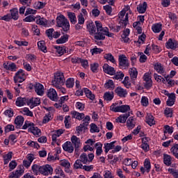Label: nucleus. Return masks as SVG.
<instances>
[{
  "mask_svg": "<svg viewBox=\"0 0 178 178\" xmlns=\"http://www.w3.org/2000/svg\"><path fill=\"white\" fill-rule=\"evenodd\" d=\"M164 114L166 118H172L173 117V109L171 108H166L164 111Z\"/></svg>",
  "mask_w": 178,
  "mask_h": 178,
  "instance_id": "46",
  "label": "nucleus"
},
{
  "mask_svg": "<svg viewBox=\"0 0 178 178\" xmlns=\"http://www.w3.org/2000/svg\"><path fill=\"white\" fill-rule=\"evenodd\" d=\"M22 112L24 115H26V116H30L31 118H33V112L29 109V108H24L22 110Z\"/></svg>",
  "mask_w": 178,
  "mask_h": 178,
  "instance_id": "57",
  "label": "nucleus"
},
{
  "mask_svg": "<svg viewBox=\"0 0 178 178\" xmlns=\"http://www.w3.org/2000/svg\"><path fill=\"white\" fill-rule=\"evenodd\" d=\"M152 30L154 33H161V31H162V24H154L152 26Z\"/></svg>",
  "mask_w": 178,
  "mask_h": 178,
  "instance_id": "37",
  "label": "nucleus"
},
{
  "mask_svg": "<svg viewBox=\"0 0 178 178\" xmlns=\"http://www.w3.org/2000/svg\"><path fill=\"white\" fill-rule=\"evenodd\" d=\"M47 97L51 99V101H58V93L54 88H51L47 92Z\"/></svg>",
  "mask_w": 178,
  "mask_h": 178,
  "instance_id": "11",
  "label": "nucleus"
},
{
  "mask_svg": "<svg viewBox=\"0 0 178 178\" xmlns=\"http://www.w3.org/2000/svg\"><path fill=\"white\" fill-rule=\"evenodd\" d=\"M16 166H17V163L16 162V161L13 160L11 162H10L9 163V172H12V170H13L14 169H16Z\"/></svg>",
  "mask_w": 178,
  "mask_h": 178,
  "instance_id": "58",
  "label": "nucleus"
},
{
  "mask_svg": "<svg viewBox=\"0 0 178 178\" xmlns=\"http://www.w3.org/2000/svg\"><path fill=\"white\" fill-rule=\"evenodd\" d=\"M28 131L34 134V136H40L41 134V129H38L37 127H34V125L29 127Z\"/></svg>",
  "mask_w": 178,
  "mask_h": 178,
  "instance_id": "25",
  "label": "nucleus"
},
{
  "mask_svg": "<svg viewBox=\"0 0 178 178\" xmlns=\"http://www.w3.org/2000/svg\"><path fill=\"white\" fill-rule=\"evenodd\" d=\"M168 172L173 175V177L178 178V170H176L173 168H169Z\"/></svg>",
  "mask_w": 178,
  "mask_h": 178,
  "instance_id": "63",
  "label": "nucleus"
},
{
  "mask_svg": "<svg viewBox=\"0 0 178 178\" xmlns=\"http://www.w3.org/2000/svg\"><path fill=\"white\" fill-rule=\"evenodd\" d=\"M104 59L106 60H110L112 63H115L116 61L115 60V57L112 56V54H106L104 56Z\"/></svg>",
  "mask_w": 178,
  "mask_h": 178,
  "instance_id": "49",
  "label": "nucleus"
},
{
  "mask_svg": "<svg viewBox=\"0 0 178 178\" xmlns=\"http://www.w3.org/2000/svg\"><path fill=\"white\" fill-rule=\"evenodd\" d=\"M15 126L13 124H8L5 127V133H9V131H14Z\"/></svg>",
  "mask_w": 178,
  "mask_h": 178,
  "instance_id": "59",
  "label": "nucleus"
},
{
  "mask_svg": "<svg viewBox=\"0 0 178 178\" xmlns=\"http://www.w3.org/2000/svg\"><path fill=\"white\" fill-rule=\"evenodd\" d=\"M154 70H156L157 73H160V74H163V73H165V70L163 69L162 64L159 63L154 65Z\"/></svg>",
  "mask_w": 178,
  "mask_h": 178,
  "instance_id": "31",
  "label": "nucleus"
},
{
  "mask_svg": "<svg viewBox=\"0 0 178 178\" xmlns=\"http://www.w3.org/2000/svg\"><path fill=\"white\" fill-rule=\"evenodd\" d=\"M146 123H147L149 126H154V124H155V120L154 119V115L149 113H147Z\"/></svg>",
  "mask_w": 178,
  "mask_h": 178,
  "instance_id": "23",
  "label": "nucleus"
},
{
  "mask_svg": "<svg viewBox=\"0 0 178 178\" xmlns=\"http://www.w3.org/2000/svg\"><path fill=\"white\" fill-rule=\"evenodd\" d=\"M138 74V72H137V69L132 68L131 71L130 72V77L131 80H136V79H137Z\"/></svg>",
  "mask_w": 178,
  "mask_h": 178,
  "instance_id": "47",
  "label": "nucleus"
},
{
  "mask_svg": "<svg viewBox=\"0 0 178 178\" xmlns=\"http://www.w3.org/2000/svg\"><path fill=\"white\" fill-rule=\"evenodd\" d=\"M12 16L10 14H7L3 17L0 16V20H4L5 22H10L12 20Z\"/></svg>",
  "mask_w": 178,
  "mask_h": 178,
  "instance_id": "61",
  "label": "nucleus"
},
{
  "mask_svg": "<svg viewBox=\"0 0 178 178\" xmlns=\"http://www.w3.org/2000/svg\"><path fill=\"white\" fill-rule=\"evenodd\" d=\"M3 67L6 70H10L11 72L16 71V69H17V67L16 66V64L15 63H3Z\"/></svg>",
  "mask_w": 178,
  "mask_h": 178,
  "instance_id": "24",
  "label": "nucleus"
},
{
  "mask_svg": "<svg viewBox=\"0 0 178 178\" xmlns=\"http://www.w3.org/2000/svg\"><path fill=\"white\" fill-rule=\"evenodd\" d=\"M170 152L172 153V155H174L175 158H178V144H175L173 147H171Z\"/></svg>",
  "mask_w": 178,
  "mask_h": 178,
  "instance_id": "44",
  "label": "nucleus"
},
{
  "mask_svg": "<svg viewBox=\"0 0 178 178\" xmlns=\"http://www.w3.org/2000/svg\"><path fill=\"white\" fill-rule=\"evenodd\" d=\"M32 172L38 176V175H40L41 172V166L38 164H34L32 165Z\"/></svg>",
  "mask_w": 178,
  "mask_h": 178,
  "instance_id": "39",
  "label": "nucleus"
},
{
  "mask_svg": "<svg viewBox=\"0 0 178 178\" xmlns=\"http://www.w3.org/2000/svg\"><path fill=\"white\" fill-rule=\"evenodd\" d=\"M54 29H49L46 31V35L49 38V40H52V36L54 35Z\"/></svg>",
  "mask_w": 178,
  "mask_h": 178,
  "instance_id": "62",
  "label": "nucleus"
},
{
  "mask_svg": "<svg viewBox=\"0 0 178 178\" xmlns=\"http://www.w3.org/2000/svg\"><path fill=\"white\" fill-rule=\"evenodd\" d=\"M144 166L146 169L147 173H149V170H151V161H149V159H146L145 160Z\"/></svg>",
  "mask_w": 178,
  "mask_h": 178,
  "instance_id": "45",
  "label": "nucleus"
},
{
  "mask_svg": "<svg viewBox=\"0 0 178 178\" xmlns=\"http://www.w3.org/2000/svg\"><path fill=\"white\" fill-rule=\"evenodd\" d=\"M115 94L120 98H126L127 95V90L123 89L122 87H117L115 90Z\"/></svg>",
  "mask_w": 178,
  "mask_h": 178,
  "instance_id": "12",
  "label": "nucleus"
},
{
  "mask_svg": "<svg viewBox=\"0 0 178 178\" xmlns=\"http://www.w3.org/2000/svg\"><path fill=\"white\" fill-rule=\"evenodd\" d=\"M87 29L90 34V35H92L95 33H97V27L94 24V22H90L87 24Z\"/></svg>",
  "mask_w": 178,
  "mask_h": 178,
  "instance_id": "21",
  "label": "nucleus"
},
{
  "mask_svg": "<svg viewBox=\"0 0 178 178\" xmlns=\"http://www.w3.org/2000/svg\"><path fill=\"white\" fill-rule=\"evenodd\" d=\"M163 162L166 166H170L172 165V157L170 155H163Z\"/></svg>",
  "mask_w": 178,
  "mask_h": 178,
  "instance_id": "35",
  "label": "nucleus"
},
{
  "mask_svg": "<svg viewBox=\"0 0 178 178\" xmlns=\"http://www.w3.org/2000/svg\"><path fill=\"white\" fill-rule=\"evenodd\" d=\"M54 172V169L51 165H45L40 167V175H43V176H48V175H52Z\"/></svg>",
  "mask_w": 178,
  "mask_h": 178,
  "instance_id": "7",
  "label": "nucleus"
},
{
  "mask_svg": "<svg viewBox=\"0 0 178 178\" xmlns=\"http://www.w3.org/2000/svg\"><path fill=\"white\" fill-rule=\"evenodd\" d=\"M65 86L67 88H73L74 86V78H69L65 81Z\"/></svg>",
  "mask_w": 178,
  "mask_h": 178,
  "instance_id": "40",
  "label": "nucleus"
},
{
  "mask_svg": "<svg viewBox=\"0 0 178 178\" xmlns=\"http://www.w3.org/2000/svg\"><path fill=\"white\" fill-rule=\"evenodd\" d=\"M44 8H45V3L42 1L35 3V9H44Z\"/></svg>",
  "mask_w": 178,
  "mask_h": 178,
  "instance_id": "50",
  "label": "nucleus"
},
{
  "mask_svg": "<svg viewBox=\"0 0 178 178\" xmlns=\"http://www.w3.org/2000/svg\"><path fill=\"white\" fill-rule=\"evenodd\" d=\"M69 40V35L66 34L63 36H61L60 38L56 40V44H65V42H67Z\"/></svg>",
  "mask_w": 178,
  "mask_h": 178,
  "instance_id": "38",
  "label": "nucleus"
},
{
  "mask_svg": "<svg viewBox=\"0 0 178 178\" xmlns=\"http://www.w3.org/2000/svg\"><path fill=\"white\" fill-rule=\"evenodd\" d=\"M38 47L39 49H40V51H42V52H44V54H46V52H47V46L45 45V41H44V40L39 41L38 42Z\"/></svg>",
  "mask_w": 178,
  "mask_h": 178,
  "instance_id": "33",
  "label": "nucleus"
},
{
  "mask_svg": "<svg viewBox=\"0 0 178 178\" xmlns=\"http://www.w3.org/2000/svg\"><path fill=\"white\" fill-rule=\"evenodd\" d=\"M15 124H16V129H20L24 123V118L22 115H18L15 118L14 121Z\"/></svg>",
  "mask_w": 178,
  "mask_h": 178,
  "instance_id": "13",
  "label": "nucleus"
},
{
  "mask_svg": "<svg viewBox=\"0 0 178 178\" xmlns=\"http://www.w3.org/2000/svg\"><path fill=\"white\" fill-rule=\"evenodd\" d=\"M140 102L143 106H148V105H149V102H148V97L145 96L142 97Z\"/></svg>",
  "mask_w": 178,
  "mask_h": 178,
  "instance_id": "54",
  "label": "nucleus"
},
{
  "mask_svg": "<svg viewBox=\"0 0 178 178\" xmlns=\"http://www.w3.org/2000/svg\"><path fill=\"white\" fill-rule=\"evenodd\" d=\"M147 6L148 4H147V2H143V5H139L137 7V10L138 13H145Z\"/></svg>",
  "mask_w": 178,
  "mask_h": 178,
  "instance_id": "30",
  "label": "nucleus"
},
{
  "mask_svg": "<svg viewBox=\"0 0 178 178\" xmlns=\"http://www.w3.org/2000/svg\"><path fill=\"white\" fill-rule=\"evenodd\" d=\"M72 119H77V120H83V118L86 117V115L83 113H79L76 111H71Z\"/></svg>",
  "mask_w": 178,
  "mask_h": 178,
  "instance_id": "14",
  "label": "nucleus"
},
{
  "mask_svg": "<svg viewBox=\"0 0 178 178\" xmlns=\"http://www.w3.org/2000/svg\"><path fill=\"white\" fill-rule=\"evenodd\" d=\"M56 23L58 27H61L63 29V31L66 32L70 30V24L65 15H60L58 16L56 18Z\"/></svg>",
  "mask_w": 178,
  "mask_h": 178,
  "instance_id": "1",
  "label": "nucleus"
},
{
  "mask_svg": "<svg viewBox=\"0 0 178 178\" xmlns=\"http://www.w3.org/2000/svg\"><path fill=\"white\" fill-rule=\"evenodd\" d=\"M67 16L72 24H76V23H77V18L76 17V14L74 13L67 12Z\"/></svg>",
  "mask_w": 178,
  "mask_h": 178,
  "instance_id": "27",
  "label": "nucleus"
},
{
  "mask_svg": "<svg viewBox=\"0 0 178 178\" xmlns=\"http://www.w3.org/2000/svg\"><path fill=\"white\" fill-rule=\"evenodd\" d=\"M40 104H41V99H40L39 97L31 98L29 99V102H28V105H31L30 108L31 109H33V108L35 106H38Z\"/></svg>",
  "mask_w": 178,
  "mask_h": 178,
  "instance_id": "9",
  "label": "nucleus"
},
{
  "mask_svg": "<svg viewBox=\"0 0 178 178\" xmlns=\"http://www.w3.org/2000/svg\"><path fill=\"white\" fill-rule=\"evenodd\" d=\"M118 62L120 67H124V69H127V67H129V60L124 54L119 56Z\"/></svg>",
  "mask_w": 178,
  "mask_h": 178,
  "instance_id": "6",
  "label": "nucleus"
},
{
  "mask_svg": "<svg viewBox=\"0 0 178 178\" xmlns=\"http://www.w3.org/2000/svg\"><path fill=\"white\" fill-rule=\"evenodd\" d=\"M175 102H176V95L175 93H170L166 102V105L168 106H173Z\"/></svg>",
  "mask_w": 178,
  "mask_h": 178,
  "instance_id": "16",
  "label": "nucleus"
},
{
  "mask_svg": "<svg viewBox=\"0 0 178 178\" xmlns=\"http://www.w3.org/2000/svg\"><path fill=\"white\" fill-rule=\"evenodd\" d=\"M104 99L106 101H112V99H113V95L111 94L109 92H106L104 95Z\"/></svg>",
  "mask_w": 178,
  "mask_h": 178,
  "instance_id": "53",
  "label": "nucleus"
},
{
  "mask_svg": "<svg viewBox=\"0 0 178 178\" xmlns=\"http://www.w3.org/2000/svg\"><path fill=\"white\" fill-rule=\"evenodd\" d=\"M36 23L40 26H44L45 27L48 24V21L44 17H40L36 20Z\"/></svg>",
  "mask_w": 178,
  "mask_h": 178,
  "instance_id": "43",
  "label": "nucleus"
},
{
  "mask_svg": "<svg viewBox=\"0 0 178 178\" xmlns=\"http://www.w3.org/2000/svg\"><path fill=\"white\" fill-rule=\"evenodd\" d=\"M26 80V74L23 70H19L14 76L15 83H23Z\"/></svg>",
  "mask_w": 178,
  "mask_h": 178,
  "instance_id": "5",
  "label": "nucleus"
},
{
  "mask_svg": "<svg viewBox=\"0 0 178 178\" xmlns=\"http://www.w3.org/2000/svg\"><path fill=\"white\" fill-rule=\"evenodd\" d=\"M110 111L113 112H121L122 113H126V112H129L130 111V106L129 105H122V106H117L115 104H113L110 106Z\"/></svg>",
  "mask_w": 178,
  "mask_h": 178,
  "instance_id": "4",
  "label": "nucleus"
},
{
  "mask_svg": "<svg viewBox=\"0 0 178 178\" xmlns=\"http://www.w3.org/2000/svg\"><path fill=\"white\" fill-rule=\"evenodd\" d=\"M35 91L38 95H44V86L38 83L34 86Z\"/></svg>",
  "mask_w": 178,
  "mask_h": 178,
  "instance_id": "17",
  "label": "nucleus"
},
{
  "mask_svg": "<svg viewBox=\"0 0 178 178\" xmlns=\"http://www.w3.org/2000/svg\"><path fill=\"white\" fill-rule=\"evenodd\" d=\"M81 163L79 159H77L74 164V169H83V165Z\"/></svg>",
  "mask_w": 178,
  "mask_h": 178,
  "instance_id": "52",
  "label": "nucleus"
},
{
  "mask_svg": "<svg viewBox=\"0 0 178 178\" xmlns=\"http://www.w3.org/2000/svg\"><path fill=\"white\" fill-rule=\"evenodd\" d=\"M130 116V113H125L120 115L118 118H116L117 123H126V120Z\"/></svg>",
  "mask_w": 178,
  "mask_h": 178,
  "instance_id": "20",
  "label": "nucleus"
},
{
  "mask_svg": "<svg viewBox=\"0 0 178 178\" xmlns=\"http://www.w3.org/2000/svg\"><path fill=\"white\" fill-rule=\"evenodd\" d=\"M32 31L35 35H40V29L37 25H32Z\"/></svg>",
  "mask_w": 178,
  "mask_h": 178,
  "instance_id": "64",
  "label": "nucleus"
},
{
  "mask_svg": "<svg viewBox=\"0 0 178 178\" xmlns=\"http://www.w3.org/2000/svg\"><path fill=\"white\" fill-rule=\"evenodd\" d=\"M11 19L13 20H17L19 19V10L16 8H13L10 10Z\"/></svg>",
  "mask_w": 178,
  "mask_h": 178,
  "instance_id": "26",
  "label": "nucleus"
},
{
  "mask_svg": "<svg viewBox=\"0 0 178 178\" xmlns=\"http://www.w3.org/2000/svg\"><path fill=\"white\" fill-rule=\"evenodd\" d=\"M56 52L60 56H62L64 54H69L68 49L66 47L55 46Z\"/></svg>",
  "mask_w": 178,
  "mask_h": 178,
  "instance_id": "19",
  "label": "nucleus"
},
{
  "mask_svg": "<svg viewBox=\"0 0 178 178\" xmlns=\"http://www.w3.org/2000/svg\"><path fill=\"white\" fill-rule=\"evenodd\" d=\"M116 143V140L113 141L110 143H105L104 144V149L106 154H108L109 152L110 149H113L115 148V143Z\"/></svg>",
  "mask_w": 178,
  "mask_h": 178,
  "instance_id": "29",
  "label": "nucleus"
},
{
  "mask_svg": "<svg viewBox=\"0 0 178 178\" xmlns=\"http://www.w3.org/2000/svg\"><path fill=\"white\" fill-rule=\"evenodd\" d=\"M95 147H96V155L97 156H101V154H102V143H97L95 145Z\"/></svg>",
  "mask_w": 178,
  "mask_h": 178,
  "instance_id": "34",
  "label": "nucleus"
},
{
  "mask_svg": "<svg viewBox=\"0 0 178 178\" xmlns=\"http://www.w3.org/2000/svg\"><path fill=\"white\" fill-rule=\"evenodd\" d=\"M127 126L129 129H134L136 126V122H134V119L133 117H130L127 121Z\"/></svg>",
  "mask_w": 178,
  "mask_h": 178,
  "instance_id": "41",
  "label": "nucleus"
},
{
  "mask_svg": "<svg viewBox=\"0 0 178 178\" xmlns=\"http://www.w3.org/2000/svg\"><path fill=\"white\" fill-rule=\"evenodd\" d=\"M94 38L95 40H105V33H103L102 31H97L95 33Z\"/></svg>",
  "mask_w": 178,
  "mask_h": 178,
  "instance_id": "36",
  "label": "nucleus"
},
{
  "mask_svg": "<svg viewBox=\"0 0 178 178\" xmlns=\"http://www.w3.org/2000/svg\"><path fill=\"white\" fill-rule=\"evenodd\" d=\"M129 80L130 78H129V76H125L124 81H122V83L124 84V87H126V88H130V86H131V83L129 82Z\"/></svg>",
  "mask_w": 178,
  "mask_h": 178,
  "instance_id": "55",
  "label": "nucleus"
},
{
  "mask_svg": "<svg viewBox=\"0 0 178 178\" xmlns=\"http://www.w3.org/2000/svg\"><path fill=\"white\" fill-rule=\"evenodd\" d=\"M99 67V65L97 63L90 64V70L93 73H97V71L98 70Z\"/></svg>",
  "mask_w": 178,
  "mask_h": 178,
  "instance_id": "56",
  "label": "nucleus"
},
{
  "mask_svg": "<svg viewBox=\"0 0 178 178\" xmlns=\"http://www.w3.org/2000/svg\"><path fill=\"white\" fill-rule=\"evenodd\" d=\"M103 71L104 72V73L110 74V76H115V74H116V70H115V68L111 67L108 64H104L103 65Z\"/></svg>",
  "mask_w": 178,
  "mask_h": 178,
  "instance_id": "8",
  "label": "nucleus"
},
{
  "mask_svg": "<svg viewBox=\"0 0 178 178\" xmlns=\"http://www.w3.org/2000/svg\"><path fill=\"white\" fill-rule=\"evenodd\" d=\"M123 77H124V74H123L122 72H118L115 74L113 79L115 80H123Z\"/></svg>",
  "mask_w": 178,
  "mask_h": 178,
  "instance_id": "51",
  "label": "nucleus"
},
{
  "mask_svg": "<svg viewBox=\"0 0 178 178\" xmlns=\"http://www.w3.org/2000/svg\"><path fill=\"white\" fill-rule=\"evenodd\" d=\"M71 141L74 145L75 150L77 151V148H80V138L74 135L71 137Z\"/></svg>",
  "mask_w": 178,
  "mask_h": 178,
  "instance_id": "22",
  "label": "nucleus"
},
{
  "mask_svg": "<svg viewBox=\"0 0 178 178\" xmlns=\"http://www.w3.org/2000/svg\"><path fill=\"white\" fill-rule=\"evenodd\" d=\"M95 26L97 32L102 31L104 30V27H102V24L99 21L95 22Z\"/></svg>",
  "mask_w": 178,
  "mask_h": 178,
  "instance_id": "60",
  "label": "nucleus"
},
{
  "mask_svg": "<svg viewBox=\"0 0 178 178\" xmlns=\"http://www.w3.org/2000/svg\"><path fill=\"white\" fill-rule=\"evenodd\" d=\"M29 105V99H26V97H18L15 102V105L17 106H23L24 105Z\"/></svg>",
  "mask_w": 178,
  "mask_h": 178,
  "instance_id": "15",
  "label": "nucleus"
},
{
  "mask_svg": "<svg viewBox=\"0 0 178 178\" xmlns=\"http://www.w3.org/2000/svg\"><path fill=\"white\" fill-rule=\"evenodd\" d=\"M81 162H82V163H83L84 165H87V163H88V157L87 156V154L86 153H83L79 159Z\"/></svg>",
  "mask_w": 178,
  "mask_h": 178,
  "instance_id": "42",
  "label": "nucleus"
},
{
  "mask_svg": "<svg viewBox=\"0 0 178 178\" xmlns=\"http://www.w3.org/2000/svg\"><path fill=\"white\" fill-rule=\"evenodd\" d=\"M65 84V75L61 72L54 74V79L52 81V85L56 88H60Z\"/></svg>",
  "mask_w": 178,
  "mask_h": 178,
  "instance_id": "2",
  "label": "nucleus"
},
{
  "mask_svg": "<svg viewBox=\"0 0 178 178\" xmlns=\"http://www.w3.org/2000/svg\"><path fill=\"white\" fill-rule=\"evenodd\" d=\"M165 47L168 49H176L177 48V42H173L172 38H170L166 42Z\"/></svg>",
  "mask_w": 178,
  "mask_h": 178,
  "instance_id": "18",
  "label": "nucleus"
},
{
  "mask_svg": "<svg viewBox=\"0 0 178 178\" xmlns=\"http://www.w3.org/2000/svg\"><path fill=\"white\" fill-rule=\"evenodd\" d=\"M104 88L107 90H114L115 89V83L111 80H108L104 84Z\"/></svg>",
  "mask_w": 178,
  "mask_h": 178,
  "instance_id": "32",
  "label": "nucleus"
},
{
  "mask_svg": "<svg viewBox=\"0 0 178 178\" xmlns=\"http://www.w3.org/2000/svg\"><path fill=\"white\" fill-rule=\"evenodd\" d=\"M90 133H99V128L97 126V124L92 123L90 124Z\"/></svg>",
  "mask_w": 178,
  "mask_h": 178,
  "instance_id": "48",
  "label": "nucleus"
},
{
  "mask_svg": "<svg viewBox=\"0 0 178 178\" xmlns=\"http://www.w3.org/2000/svg\"><path fill=\"white\" fill-rule=\"evenodd\" d=\"M63 148L64 151H66L67 152H69L70 154H72L74 151V147H73V145L72 144V142L67 141L63 145Z\"/></svg>",
  "mask_w": 178,
  "mask_h": 178,
  "instance_id": "10",
  "label": "nucleus"
},
{
  "mask_svg": "<svg viewBox=\"0 0 178 178\" xmlns=\"http://www.w3.org/2000/svg\"><path fill=\"white\" fill-rule=\"evenodd\" d=\"M83 91L87 98H89V99H91V101H94V99H95V95L92 94V92H91L88 88H84Z\"/></svg>",
  "mask_w": 178,
  "mask_h": 178,
  "instance_id": "28",
  "label": "nucleus"
},
{
  "mask_svg": "<svg viewBox=\"0 0 178 178\" xmlns=\"http://www.w3.org/2000/svg\"><path fill=\"white\" fill-rule=\"evenodd\" d=\"M118 17L120 19L119 24H121L122 27L126 29V26L129 23V13L126 14V10H122L118 14Z\"/></svg>",
  "mask_w": 178,
  "mask_h": 178,
  "instance_id": "3",
  "label": "nucleus"
}]
</instances>
